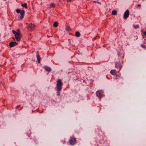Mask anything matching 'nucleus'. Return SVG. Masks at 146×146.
Masks as SVG:
<instances>
[{
  "label": "nucleus",
  "instance_id": "10",
  "mask_svg": "<svg viewBox=\"0 0 146 146\" xmlns=\"http://www.w3.org/2000/svg\"><path fill=\"white\" fill-rule=\"evenodd\" d=\"M110 73L112 75H115L117 73V71L115 70H111L110 71Z\"/></svg>",
  "mask_w": 146,
  "mask_h": 146
},
{
  "label": "nucleus",
  "instance_id": "4",
  "mask_svg": "<svg viewBox=\"0 0 146 146\" xmlns=\"http://www.w3.org/2000/svg\"><path fill=\"white\" fill-rule=\"evenodd\" d=\"M96 94L99 98H101L103 96V92L102 90H98L96 92Z\"/></svg>",
  "mask_w": 146,
  "mask_h": 146
},
{
  "label": "nucleus",
  "instance_id": "14",
  "mask_svg": "<svg viewBox=\"0 0 146 146\" xmlns=\"http://www.w3.org/2000/svg\"><path fill=\"white\" fill-rule=\"evenodd\" d=\"M117 14V11L115 10H113L112 12V14L113 15H115Z\"/></svg>",
  "mask_w": 146,
  "mask_h": 146
},
{
  "label": "nucleus",
  "instance_id": "23",
  "mask_svg": "<svg viewBox=\"0 0 146 146\" xmlns=\"http://www.w3.org/2000/svg\"><path fill=\"white\" fill-rule=\"evenodd\" d=\"M144 34L145 36H146V31L144 32Z\"/></svg>",
  "mask_w": 146,
  "mask_h": 146
},
{
  "label": "nucleus",
  "instance_id": "27",
  "mask_svg": "<svg viewBox=\"0 0 146 146\" xmlns=\"http://www.w3.org/2000/svg\"><path fill=\"white\" fill-rule=\"evenodd\" d=\"M65 143V141H63V143Z\"/></svg>",
  "mask_w": 146,
  "mask_h": 146
},
{
  "label": "nucleus",
  "instance_id": "15",
  "mask_svg": "<svg viewBox=\"0 0 146 146\" xmlns=\"http://www.w3.org/2000/svg\"><path fill=\"white\" fill-rule=\"evenodd\" d=\"M22 7H25V8L26 9L27 8V4L26 3H25L24 4H22Z\"/></svg>",
  "mask_w": 146,
  "mask_h": 146
},
{
  "label": "nucleus",
  "instance_id": "11",
  "mask_svg": "<svg viewBox=\"0 0 146 146\" xmlns=\"http://www.w3.org/2000/svg\"><path fill=\"white\" fill-rule=\"evenodd\" d=\"M44 68L48 72H50L51 71V69L48 66H44Z\"/></svg>",
  "mask_w": 146,
  "mask_h": 146
},
{
  "label": "nucleus",
  "instance_id": "20",
  "mask_svg": "<svg viewBox=\"0 0 146 146\" xmlns=\"http://www.w3.org/2000/svg\"><path fill=\"white\" fill-rule=\"evenodd\" d=\"M141 46L143 48L146 49V46L145 45H144L142 44L141 45Z\"/></svg>",
  "mask_w": 146,
  "mask_h": 146
},
{
  "label": "nucleus",
  "instance_id": "22",
  "mask_svg": "<svg viewBox=\"0 0 146 146\" xmlns=\"http://www.w3.org/2000/svg\"><path fill=\"white\" fill-rule=\"evenodd\" d=\"M12 33L13 34H15L16 33V32L14 30H13L12 31Z\"/></svg>",
  "mask_w": 146,
  "mask_h": 146
},
{
  "label": "nucleus",
  "instance_id": "19",
  "mask_svg": "<svg viewBox=\"0 0 146 146\" xmlns=\"http://www.w3.org/2000/svg\"><path fill=\"white\" fill-rule=\"evenodd\" d=\"M134 28H135V29H137L139 28V27L138 25H136V26L134 25Z\"/></svg>",
  "mask_w": 146,
  "mask_h": 146
},
{
  "label": "nucleus",
  "instance_id": "13",
  "mask_svg": "<svg viewBox=\"0 0 146 146\" xmlns=\"http://www.w3.org/2000/svg\"><path fill=\"white\" fill-rule=\"evenodd\" d=\"M76 36L77 37H79L80 36V34L78 31H77L76 32Z\"/></svg>",
  "mask_w": 146,
  "mask_h": 146
},
{
  "label": "nucleus",
  "instance_id": "21",
  "mask_svg": "<svg viewBox=\"0 0 146 146\" xmlns=\"http://www.w3.org/2000/svg\"><path fill=\"white\" fill-rule=\"evenodd\" d=\"M33 140L34 142H35V143H36V138L34 137L33 138Z\"/></svg>",
  "mask_w": 146,
  "mask_h": 146
},
{
  "label": "nucleus",
  "instance_id": "29",
  "mask_svg": "<svg viewBox=\"0 0 146 146\" xmlns=\"http://www.w3.org/2000/svg\"><path fill=\"white\" fill-rule=\"evenodd\" d=\"M14 40H15V39L14 38H13Z\"/></svg>",
  "mask_w": 146,
  "mask_h": 146
},
{
  "label": "nucleus",
  "instance_id": "7",
  "mask_svg": "<svg viewBox=\"0 0 146 146\" xmlns=\"http://www.w3.org/2000/svg\"><path fill=\"white\" fill-rule=\"evenodd\" d=\"M76 142V141L75 138H72L70 140V143L71 145H74L75 144Z\"/></svg>",
  "mask_w": 146,
  "mask_h": 146
},
{
  "label": "nucleus",
  "instance_id": "25",
  "mask_svg": "<svg viewBox=\"0 0 146 146\" xmlns=\"http://www.w3.org/2000/svg\"><path fill=\"white\" fill-rule=\"evenodd\" d=\"M36 53H37L38 54V51H37V52H36Z\"/></svg>",
  "mask_w": 146,
  "mask_h": 146
},
{
  "label": "nucleus",
  "instance_id": "18",
  "mask_svg": "<svg viewBox=\"0 0 146 146\" xmlns=\"http://www.w3.org/2000/svg\"><path fill=\"white\" fill-rule=\"evenodd\" d=\"M55 4L53 3L50 4V6L52 8H54L55 6Z\"/></svg>",
  "mask_w": 146,
  "mask_h": 146
},
{
  "label": "nucleus",
  "instance_id": "17",
  "mask_svg": "<svg viewBox=\"0 0 146 146\" xmlns=\"http://www.w3.org/2000/svg\"><path fill=\"white\" fill-rule=\"evenodd\" d=\"M66 30L67 31H71V29L70 27L68 26L65 28Z\"/></svg>",
  "mask_w": 146,
  "mask_h": 146
},
{
  "label": "nucleus",
  "instance_id": "30",
  "mask_svg": "<svg viewBox=\"0 0 146 146\" xmlns=\"http://www.w3.org/2000/svg\"><path fill=\"white\" fill-rule=\"evenodd\" d=\"M119 76V75H117L116 76Z\"/></svg>",
  "mask_w": 146,
  "mask_h": 146
},
{
  "label": "nucleus",
  "instance_id": "24",
  "mask_svg": "<svg viewBox=\"0 0 146 146\" xmlns=\"http://www.w3.org/2000/svg\"><path fill=\"white\" fill-rule=\"evenodd\" d=\"M20 106V105H19V106H17L16 107V108H17L19 107Z\"/></svg>",
  "mask_w": 146,
  "mask_h": 146
},
{
  "label": "nucleus",
  "instance_id": "8",
  "mask_svg": "<svg viewBox=\"0 0 146 146\" xmlns=\"http://www.w3.org/2000/svg\"><path fill=\"white\" fill-rule=\"evenodd\" d=\"M17 43L15 42H11L9 43V46L11 47H13L17 45Z\"/></svg>",
  "mask_w": 146,
  "mask_h": 146
},
{
  "label": "nucleus",
  "instance_id": "9",
  "mask_svg": "<svg viewBox=\"0 0 146 146\" xmlns=\"http://www.w3.org/2000/svg\"><path fill=\"white\" fill-rule=\"evenodd\" d=\"M115 66L116 68H121V62H117L115 64Z\"/></svg>",
  "mask_w": 146,
  "mask_h": 146
},
{
  "label": "nucleus",
  "instance_id": "16",
  "mask_svg": "<svg viewBox=\"0 0 146 146\" xmlns=\"http://www.w3.org/2000/svg\"><path fill=\"white\" fill-rule=\"evenodd\" d=\"M58 23L57 22H54V24H53V26L55 27H56L58 26Z\"/></svg>",
  "mask_w": 146,
  "mask_h": 146
},
{
  "label": "nucleus",
  "instance_id": "2",
  "mask_svg": "<svg viewBox=\"0 0 146 146\" xmlns=\"http://www.w3.org/2000/svg\"><path fill=\"white\" fill-rule=\"evenodd\" d=\"M15 38L17 40V41H20L22 36L21 35L19 30H17V32L15 35Z\"/></svg>",
  "mask_w": 146,
  "mask_h": 146
},
{
  "label": "nucleus",
  "instance_id": "26",
  "mask_svg": "<svg viewBox=\"0 0 146 146\" xmlns=\"http://www.w3.org/2000/svg\"><path fill=\"white\" fill-rule=\"evenodd\" d=\"M67 1H70H70H71V0H67Z\"/></svg>",
  "mask_w": 146,
  "mask_h": 146
},
{
  "label": "nucleus",
  "instance_id": "28",
  "mask_svg": "<svg viewBox=\"0 0 146 146\" xmlns=\"http://www.w3.org/2000/svg\"><path fill=\"white\" fill-rule=\"evenodd\" d=\"M138 6H139H139H140V5H138Z\"/></svg>",
  "mask_w": 146,
  "mask_h": 146
},
{
  "label": "nucleus",
  "instance_id": "6",
  "mask_svg": "<svg viewBox=\"0 0 146 146\" xmlns=\"http://www.w3.org/2000/svg\"><path fill=\"white\" fill-rule=\"evenodd\" d=\"M35 27V25L32 23H31L27 27V28L29 31H32L34 29Z\"/></svg>",
  "mask_w": 146,
  "mask_h": 146
},
{
  "label": "nucleus",
  "instance_id": "12",
  "mask_svg": "<svg viewBox=\"0 0 146 146\" xmlns=\"http://www.w3.org/2000/svg\"><path fill=\"white\" fill-rule=\"evenodd\" d=\"M38 62V63H40V55L38 54L36 56Z\"/></svg>",
  "mask_w": 146,
  "mask_h": 146
},
{
  "label": "nucleus",
  "instance_id": "3",
  "mask_svg": "<svg viewBox=\"0 0 146 146\" xmlns=\"http://www.w3.org/2000/svg\"><path fill=\"white\" fill-rule=\"evenodd\" d=\"M16 12L17 13H20L21 16L20 19L22 20L24 15L25 11L23 10H16Z\"/></svg>",
  "mask_w": 146,
  "mask_h": 146
},
{
  "label": "nucleus",
  "instance_id": "5",
  "mask_svg": "<svg viewBox=\"0 0 146 146\" xmlns=\"http://www.w3.org/2000/svg\"><path fill=\"white\" fill-rule=\"evenodd\" d=\"M129 14V12L128 10H127L124 13L123 17L124 19L128 18Z\"/></svg>",
  "mask_w": 146,
  "mask_h": 146
},
{
  "label": "nucleus",
  "instance_id": "1",
  "mask_svg": "<svg viewBox=\"0 0 146 146\" xmlns=\"http://www.w3.org/2000/svg\"><path fill=\"white\" fill-rule=\"evenodd\" d=\"M63 83L60 80H58L57 82L56 88L58 92L60 91L62 89Z\"/></svg>",
  "mask_w": 146,
  "mask_h": 146
}]
</instances>
